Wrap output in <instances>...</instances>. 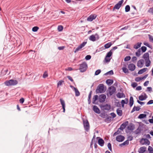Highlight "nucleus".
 Wrapping results in <instances>:
<instances>
[{"label":"nucleus","mask_w":153,"mask_h":153,"mask_svg":"<svg viewBox=\"0 0 153 153\" xmlns=\"http://www.w3.org/2000/svg\"><path fill=\"white\" fill-rule=\"evenodd\" d=\"M79 70L81 72H84L86 71L88 68V65L86 62H83L79 64Z\"/></svg>","instance_id":"f257e3e1"},{"label":"nucleus","mask_w":153,"mask_h":153,"mask_svg":"<svg viewBox=\"0 0 153 153\" xmlns=\"http://www.w3.org/2000/svg\"><path fill=\"white\" fill-rule=\"evenodd\" d=\"M18 83V82L16 80L13 79H10L8 81H7L4 82L5 84L7 86H9L11 85H15Z\"/></svg>","instance_id":"f03ea898"},{"label":"nucleus","mask_w":153,"mask_h":153,"mask_svg":"<svg viewBox=\"0 0 153 153\" xmlns=\"http://www.w3.org/2000/svg\"><path fill=\"white\" fill-rule=\"evenodd\" d=\"M97 93H103L104 92V85L103 84H100L98 86L96 90Z\"/></svg>","instance_id":"7ed1b4c3"},{"label":"nucleus","mask_w":153,"mask_h":153,"mask_svg":"<svg viewBox=\"0 0 153 153\" xmlns=\"http://www.w3.org/2000/svg\"><path fill=\"white\" fill-rule=\"evenodd\" d=\"M83 124L85 130L88 131L89 129L90 126L88 121L87 120H83Z\"/></svg>","instance_id":"20e7f679"},{"label":"nucleus","mask_w":153,"mask_h":153,"mask_svg":"<svg viewBox=\"0 0 153 153\" xmlns=\"http://www.w3.org/2000/svg\"><path fill=\"white\" fill-rule=\"evenodd\" d=\"M140 143L142 145H149L150 144V142L149 140L146 138H142L140 141Z\"/></svg>","instance_id":"39448f33"},{"label":"nucleus","mask_w":153,"mask_h":153,"mask_svg":"<svg viewBox=\"0 0 153 153\" xmlns=\"http://www.w3.org/2000/svg\"><path fill=\"white\" fill-rule=\"evenodd\" d=\"M99 38V35L97 33H96L95 35H91L89 37V39L92 41L94 42L98 39Z\"/></svg>","instance_id":"423d86ee"},{"label":"nucleus","mask_w":153,"mask_h":153,"mask_svg":"<svg viewBox=\"0 0 153 153\" xmlns=\"http://www.w3.org/2000/svg\"><path fill=\"white\" fill-rule=\"evenodd\" d=\"M87 42H84L81 44L74 51L75 53L80 51L81 49L83 48L87 43Z\"/></svg>","instance_id":"0eeeda50"},{"label":"nucleus","mask_w":153,"mask_h":153,"mask_svg":"<svg viewBox=\"0 0 153 153\" xmlns=\"http://www.w3.org/2000/svg\"><path fill=\"white\" fill-rule=\"evenodd\" d=\"M116 91V89L115 87L113 86H111L108 88V93L110 96H111Z\"/></svg>","instance_id":"6e6552de"},{"label":"nucleus","mask_w":153,"mask_h":153,"mask_svg":"<svg viewBox=\"0 0 153 153\" xmlns=\"http://www.w3.org/2000/svg\"><path fill=\"white\" fill-rule=\"evenodd\" d=\"M100 107L102 110L108 111L110 109L111 106L110 105L106 104L105 105H101Z\"/></svg>","instance_id":"1a4fd4ad"},{"label":"nucleus","mask_w":153,"mask_h":153,"mask_svg":"<svg viewBox=\"0 0 153 153\" xmlns=\"http://www.w3.org/2000/svg\"><path fill=\"white\" fill-rule=\"evenodd\" d=\"M123 1H124L123 0H121L119 1L114 6V9H119L121 7Z\"/></svg>","instance_id":"9d476101"},{"label":"nucleus","mask_w":153,"mask_h":153,"mask_svg":"<svg viewBox=\"0 0 153 153\" xmlns=\"http://www.w3.org/2000/svg\"><path fill=\"white\" fill-rule=\"evenodd\" d=\"M106 98V96L105 95L102 94L100 95L99 97V101L100 102H103L105 101Z\"/></svg>","instance_id":"9b49d317"},{"label":"nucleus","mask_w":153,"mask_h":153,"mask_svg":"<svg viewBox=\"0 0 153 153\" xmlns=\"http://www.w3.org/2000/svg\"><path fill=\"white\" fill-rule=\"evenodd\" d=\"M124 137L121 135H118L116 137V140L118 142H122L124 140Z\"/></svg>","instance_id":"f8f14e48"},{"label":"nucleus","mask_w":153,"mask_h":153,"mask_svg":"<svg viewBox=\"0 0 153 153\" xmlns=\"http://www.w3.org/2000/svg\"><path fill=\"white\" fill-rule=\"evenodd\" d=\"M128 124V121H126L125 122L123 123L121 125L120 128H119V129L123 130L126 127Z\"/></svg>","instance_id":"ddd939ff"},{"label":"nucleus","mask_w":153,"mask_h":153,"mask_svg":"<svg viewBox=\"0 0 153 153\" xmlns=\"http://www.w3.org/2000/svg\"><path fill=\"white\" fill-rule=\"evenodd\" d=\"M128 68L129 70L133 71L135 70V66L134 64L131 63L128 65Z\"/></svg>","instance_id":"4468645a"},{"label":"nucleus","mask_w":153,"mask_h":153,"mask_svg":"<svg viewBox=\"0 0 153 153\" xmlns=\"http://www.w3.org/2000/svg\"><path fill=\"white\" fill-rule=\"evenodd\" d=\"M60 101L61 104L62 105V108L63 109V112H65V101L62 99H60Z\"/></svg>","instance_id":"2eb2a0df"},{"label":"nucleus","mask_w":153,"mask_h":153,"mask_svg":"<svg viewBox=\"0 0 153 153\" xmlns=\"http://www.w3.org/2000/svg\"><path fill=\"white\" fill-rule=\"evenodd\" d=\"M144 61L143 60L141 59L139 60L137 62V65L138 67L141 68L143 67Z\"/></svg>","instance_id":"dca6fc26"},{"label":"nucleus","mask_w":153,"mask_h":153,"mask_svg":"<svg viewBox=\"0 0 153 153\" xmlns=\"http://www.w3.org/2000/svg\"><path fill=\"white\" fill-rule=\"evenodd\" d=\"M93 109L94 111L96 113L98 114L100 113V109L97 106L94 105L93 107Z\"/></svg>","instance_id":"f3484780"},{"label":"nucleus","mask_w":153,"mask_h":153,"mask_svg":"<svg viewBox=\"0 0 153 153\" xmlns=\"http://www.w3.org/2000/svg\"><path fill=\"white\" fill-rule=\"evenodd\" d=\"M96 16L95 15H91L87 19V20L88 21L91 22L93 20V19H96Z\"/></svg>","instance_id":"a211bd4d"},{"label":"nucleus","mask_w":153,"mask_h":153,"mask_svg":"<svg viewBox=\"0 0 153 153\" xmlns=\"http://www.w3.org/2000/svg\"><path fill=\"white\" fill-rule=\"evenodd\" d=\"M117 97L118 98H124L125 95L123 93L118 92L116 94Z\"/></svg>","instance_id":"6ab92c4d"},{"label":"nucleus","mask_w":153,"mask_h":153,"mask_svg":"<svg viewBox=\"0 0 153 153\" xmlns=\"http://www.w3.org/2000/svg\"><path fill=\"white\" fill-rule=\"evenodd\" d=\"M98 99V96L97 95H94L92 99V103L94 104H97V102H96V101Z\"/></svg>","instance_id":"aec40b11"},{"label":"nucleus","mask_w":153,"mask_h":153,"mask_svg":"<svg viewBox=\"0 0 153 153\" xmlns=\"http://www.w3.org/2000/svg\"><path fill=\"white\" fill-rule=\"evenodd\" d=\"M143 128L141 126H139L138 128L136 130L135 132L136 134H139L142 130Z\"/></svg>","instance_id":"412c9836"},{"label":"nucleus","mask_w":153,"mask_h":153,"mask_svg":"<svg viewBox=\"0 0 153 153\" xmlns=\"http://www.w3.org/2000/svg\"><path fill=\"white\" fill-rule=\"evenodd\" d=\"M98 143L100 146H102L104 145V141L102 139L100 138L98 140Z\"/></svg>","instance_id":"4be33fe9"},{"label":"nucleus","mask_w":153,"mask_h":153,"mask_svg":"<svg viewBox=\"0 0 153 153\" xmlns=\"http://www.w3.org/2000/svg\"><path fill=\"white\" fill-rule=\"evenodd\" d=\"M146 147H141L139 149L138 152L139 153H143L146 151Z\"/></svg>","instance_id":"5701e85b"},{"label":"nucleus","mask_w":153,"mask_h":153,"mask_svg":"<svg viewBox=\"0 0 153 153\" xmlns=\"http://www.w3.org/2000/svg\"><path fill=\"white\" fill-rule=\"evenodd\" d=\"M141 42H137L134 45L133 48L134 49H137L141 47Z\"/></svg>","instance_id":"b1692460"},{"label":"nucleus","mask_w":153,"mask_h":153,"mask_svg":"<svg viewBox=\"0 0 153 153\" xmlns=\"http://www.w3.org/2000/svg\"><path fill=\"white\" fill-rule=\"evenodd\" d=\"M127 128L128 130L131 131H133L134 129V126L133 124H131L128 126Z\"/></svg>","instance_id":"393cba45"},{"label":"nucleus","mask_w":153,"mask_h":153,"mask_svg":"<svg viewBox=\"0 0 153 153\" xmlns=\"http://www.w3.org/2000/svg\"><path fill=\"white\" fill-rule=\"evenodd\" d=\"M143 58L145 60L149 59V54L148 53H145L143 56Z\"/></svg>","instance_id":"a878e982"},{"label":"nucleus","mask_w":153,"mask_h":153,"mask_svg":"<svg viewBox=\"0 0 153 153\" xmlns=\"http://www.w3.org/2000/svg\"><path fill=\"white\" fill-rule=\"evenodd\" d=\"M134 103V99L133 97L132 96L130 97L129 99V105L130 107H131Z\"/></svg>","instance_id":"bb28decb"},{"label":"nucleus","mask_w":153,"mask_h":153,"mask_svg":"<svg viewBox=\"0 0 153 153\" xmlns=\"http://www.w3.org/2000/svg\"><path fill=\"white\" fill-rule=\"evenodd\" d=\"M106 82L108 85H110L113 83V79H108L106 80Z\"/></svg>","instance_id":"cd10ccee"},{"label":"nucleus","mask_w":153,"mask_h":153,"mask_svg":"<svg viewBox=\"0 0 153 153\" xmlns=\"http://www.w3.org/2000/svg\"><path fill=\"white\" fill-rule=\"evenodd\" d=\"M117 113L118 115L119 116H121L122 115V111L119 108H117Z\"/></svg>","instance_id":"c85d7f7f"},{"label":"nucleus","mask_w":153,"mask_h":153,"mask_svg":"<svg viewBox=\"0 0 153 153\" xmlns=\"http://www.w3.org/2000/svg\"><path fill=\"white\" fill-rule=\"evenodd\" d=\"M74 91L75 93V96H76L78 97L80 95V93L76 88H74Z\"/></svg>","instance_id":"c756f323"},{"label":"nucleus","mask_w":153,"mask_h":153,"mask_svg":"<svg viewBox=\"0 0 153 153\" xmlns=\"http://www.w3.org/2000/svg\"><path fill=\"white\" fill-rule=\"evenodd\" d=\"M146 63V67H149L150 66L151 63V61L149 59L145 60Z\"/></svg>","instance_id":"7c9ffc66"},{"label":"nucleus","mask_w":153,"mask_h":153,"mask_svg":"<svg viewBox=\"0 0 153 153\" xmlns=\"http://www.w3.org/2000/svg\"><path fill=\"white\" fill-rule=\"evenodd\" d=\"M140 109V108L139 107H136L135 106H134L132 110H131V113H132L135 111H139Z\"/></svg>","instance_id":"2f4dec72"},{"label":"nucleus","mask_w":153,"mask_h":153,"mask_svg":"<svg viewBox=\"0 0 153 153\" xmlns=\"http://www.w3.org/2000/svg\"><path fill=\"white\" fill-rule=\"evenodd\" d=\"M147 69V68H145L141 69L138 71V74H142L145 72L146 71Z\"/></svg>","instance_id":"473e14b6"},{"label":"nucleus","mask_w":153,"mask_h":153,"mask_svg":"<svg viewBox=\"0 0 153 153\" xmlns=\"http://www.w3.org/2000/svg\"><path fill=\"white\" fill-rule=\"evenodd\" d=\"M141 49H139L136 52V55L137 57H139L141 55Z\"/></svg>","instance_id":"72a5a7b5"},{"label":"nucleus","mask_w":153,"mask_h":153,"mask_svg":"<svg viewBox=\"0 0 153 153\" xmlns=\"http://www.w3.org/2000/svg\"><path fill=\"white\" fill-rule=\"evenodd\" d=\"M128 143L129 141L128 140H127L124 142L123 143L120 144V146H123L128 145Z\"/></svg>","instance_id":"f704fd0d"},{"label":"nucleus","mask_w":153,"mask_h":153,"mask_svg":"<svg viewBox=\"0 0 153 153\" xmlns=\"http://www.w3.org/2000/svg\"><path fill=\"white\" fill-rule=\"evenodd\" d=\"M111 45L112 44L111 42H109L105 44L104 45V47L105 48L107 49L110 47Z\"/></svg>","instance_id":"c9c22d12"},{"label":"nucleus","mask_w":153,"mask_h":153,"mask_svg":"<svg viewBox=\"0 0 153 153\" xmlns=\"http://www.w3.org/2000/svg\"><path fill=\"white\" fill-rule=\"evenodd\" d=\"M113 74L114 73L113 71L112 70H111L105 74L104 75L106 76L108 75H113Z\"/></svg>","instance_id":"e433bc0d"},{"label":"nucleus","mask_w":153,"mask_h":153,"mask_svg":"<svg viewBox=\"0 0 153 153\" xmlns=\"http://www.w3.org/2000/svg\"><path fill=\"white\" fill-rule=\"evenodd\" d=\"M146 114H141L139 115L138 118L139 119H142L146 117Z\"/></svg>","instance_id":"4c0bfd02"},{"label":"nucleus","mask_w":153,"mask_h":153,"mask_svg":"<svg viewBox=\"0 0 153 153\" xmlns=\"http://www.w3.org/2000/svg\"><path fill=\"white\" fill-rule=\"evenodd\" d=\"M147 98L144 97L143 95H140L139 97V99L140 100V101H143L144 100H145Z\"/></svg>","instance_id":"58836bf2"},{"label":"nucleus","mask_w":153,"mask_h":153,"mask_svg":"<svg viewBox=\"0 0 153 153\" xmlns=\"http://www.w3.org/2000/svg\"><path fill=\"white\" fill-rule=\"evenodd\" d=\"M148 36L150 42L153 43V36L150 34L148 35Z\"/></svg>","instance_id":"ea45409f"},{"label":"nucleus","mask_w":153,"mask_h":153,"mask_svg":"<svg viewBox=\"0 0 153 153\" xmlns=\"http://www.w3.org/2000/svg\"><path fill=\"white\" fill-rule=\"evenodd\" d=\"M112 53L111 52V51H110L107 53V54L106 56V57H110L112 55Z\"/></svg>","instance_id":"a19ab883"},{"label":"nucleus","mask_w":153,"mask_h":153,"mask_svg":"<svg viewBox=\"0 0 153 153\" xmlns=\"http://www.w3.org/2000/svg\"><path fill=\"white\" fill-rule=\"evenodd\" d=\"M140 49L141 51H142V53L145 52L147 50V48L145 46H142Z\"/></svg>","instance_id":"79ce46f5"},{"label":"nucleus","mask_w":153,"mask_h":153,"mask_svg":"<svg viewBox=\"0 0 153 153\" xmlns=\"http://www.w3.org/2000/svg\"><path fill=\"white\" fill-rule=\"evenodd\" d=\"M125 11L126 12H128L130 11V7L129 5H126L125 7Z\"/></svg>","instance_id":"37998d69"},{"label":"nucleus","mask_w":153,"mask_h":153,"mask_svg":"<svg viewBox=\"0 0 153 153\" xmlns=\"http://www.w3.org/2000/svg\"><path fill=\"white\" fill-rule=\"evenodd\" d=\"M39 28L37 26H35L33 27L32 29V30L33 31L35 32L37 31L39 29Z\"/></svg>","instance_id":"c03bdc74"},{"label":"nucleus","mask_w":153,"mask_h":153,"mask_svg":"<svg viewBox=\"0 0 153 153\" xmlns=\"http://www.w3.org/2000/svg\"><path fill=\"white\" fill-rule=\"evenodd\" d=\"M123 72L125 73H128V69L126 67H123L122 68Z\"/></svg>","instance_id":"a18cd8bd"},{"label":"nucleus","mask_w":153,"mask_h":153,"mask_svg":"<svg viewBox=\"0 0 153 153\" xmlns=\"http://www.w3.org/2000/svg\"><path fill=\"white\" fill-rule=\"evenodd\" d=\"M64 81L63 80H61L59 81L57 83V86L58 87L59 86L61 85L62 84L64 83Z\"/></svg>","instance_id":"49530a36"},{"label":"nucleus","mask_w":153,"mask_h":153,"mask_svg":"<svg viewBox=\"0 0 153 153\" xmlns=\"http://www.w3.org/2000/svg\"><path fill=\"white\" fill-rule=\"evenodd\" d=\"M125 100H126V102L125 100H122L121 101V103L122 105H123V104H127L128 101V99L127 98H126Z\"/></svg>","instance_id":"de8ad7c7"},{"label":"nucleus","mask_w":153,"mask_h":153,"mask_svg":"<svg viewBox=\"0 0 153 153\" xmlns=\"http://www.w3.org/2000/svg\"><path fill=\"white\" fill-rule=\"evenodd\" d=\"M63 28V27L62 25H59L58 27V30L59 31H62Z\"/></svg>","instance_id":"09e8293b"},{"label":"nucleus","mask_w":153,"mask_h":153,"mask_svg":"<svg viewBox=\"0 0 153 153\" xmlns=\"http://www.w3.org/2000/svg\"><path fill=\"white\" fill-rule=\"evenodd\" d=\"M148 150L149 153H153V149L150 146L149 147Z\"/></svg>","instance_id":"8fccbe9b"},{"label":"nucleus","mask_w":153,"mask_h":153,"mask_svg":"<svg viewBox=\"0 0 153 153\" xmlns=\"http://www.w3.org/2000/svg\"><path fill=\"white\" fill-rule=\"evenodd\" d=\"M131 59V57L129 56H127L124 59V61H129Z\"/></svg>","instance_id":"3c124183"},{"label":"nucleus","mask_w":153,"mask_h":153,"mask_svg":"<svg viewBox=\"0 0 153 153\" xmlns=\"http://www.w3.org/2000/svg\"><path fill=\"white\" fill-rule=\"evenodd\" d=\"M101 71L100 69L97 70L95 72V75H98L101 72Z\"/></svg>","instance_id":"603ef678"},{"label":"nucleus","mask_w":153,"mask_h":153,"mask_svg":"<svg viewBox=\"0 0 153 153\" xmlns=\"http://www.w3.org/2000/svg\"><path fill=\"white\" fill-rule=\"evenodd\" d=\"M108 147V149H109V150L111 151H112V148H111V144L109 143L107 145Z\"/></svg>","instance_id":"864d4df0"},{"label":"nucleus","mask_w":153,"mask_h":153,"mask_svg":"<svg viewBox=\"0 0 153 153\" xmlns=\"http://www.w3.org/2000/svg\"><path fill=\"white\" fill-rule=\"evenodd\" d=\"M152 91V89L151 87H148L147 88V89L146 91H149L150 92H151Z\"/></svg>","instance_id":"5fc2aeb1"},{"label":"nucleus","mask_w":153,"mask_h":153,"mask_svg":"<svg viewBox=\"0 0 153 153\" xmlns=\"http://www.w3.org/2000/svg\"><path fill=\"white\" fill-rule=\"evenodd\" d=\"M137 85V84L136 82H133L132 83L131 85L133 88L136 87Z\"/></svg>","instance_id":"6e6d98bb"},{"label":"nucleus","mask_w":153,"mask_h":153,"mask_svg":"<svg viewBox=\"0 0 153 153\" xmlns=\"http://www.w3.org/2000/svg\"><path fill=\"white\" fill-rule=\"evenodd\" d=\"M91 58V56L90 55H87L85 57V59L86 60H90Z\"/></svg>","instance_id":"4d7b16f0"},{"label":"nucleus","mask_w":153,"mask_h":153,"mask_svg":"<svg viewBox=\"0 0 153 153\" xmlns=\"http://www.w3.org/2000/svg\"><path fill=\"white\" fill-rule=\"evenodd\" d=\"M48 76V74L47 72H45L43 75V77L45 78Z\"/></svg>","instance_id":"13d9d810"},{"label":"nucleus","mask_w":153,"mask_h":153,"mask_svg":"<svg viewBox=\"0 0 153 153\" xmlns=\"http://www.w3.org/2000/svg\"><path fill=\"white\" fill-rule=\"evenodd\" d=\"M148 12L153 14V7L149 9Z\"/></svg>","instance_id":"bf43d9fd"},{"label":"nucleus","mask_w":153,"mask_h":153,"mask_svg":"<svg viewBox=\"0 0 153 153\" xmlns=\"http://www.w3.org/2000/svg\"><path fill=\"white\" fill-rule=\"evenodd\" d=\"M141 80L140 77H137L135 78V80L137 82H139Z\"/></svg>","instance_id":"052dcab7"},{"label":"nucleus","mask_w":153,"mask_h":153,"mask_svg":"<svg viewBox=\"0 0 153 153\" xmlns=\"http://www.w3.org/2000/svg\"><path fill=\"white\" fill-rule=\"evenodd\" d=\"M110 115L113 118H115L116 116V114L114 112L111 113L110 114Z\"/></svg>","instance_id":"680f3d73"},{"label":"nucleus","mask_w":153,"mask_h":153,"mask_svg":"<svg viewBox=\"0 0 153 153\" xmlns=\"http://www.w3.org/2000/svg\"><path fill=\"white\" fill-rule=\"evenodd\" d=\"M142 89V87L141 86H138L136 88V90L137 91H140Z\"/></svg>","instance_id":"e2e57ef3"},{"label":"nucleus","mask_w":153,"mask_h":153,"mask_svg":"<svg viewBox=\"0 0 153 153\" xmlns=\"http://www.w3.org/2000/svg\"><path fill=\"white\" fill-rule=\"evenodd\" d=\"M107 58L108 57H106V56H105V60L106 62H109L110 61L111 59L109 58Z\"/></svg>","instance_id":"0e129e2a"},{"label":"nucleus","mask_w":153,"mask_h":153,"mask_svg":"<svg viewBox=\"0 0 153 153\" xmlns=\"http://www.w3.org/2000/svg\"><path fill=\"white\" fill-rule=\"evenodd\" d=\"M153 103V100H151L147 102V105H150V104H152Z\"/></svg>","instance_id":"69168bd1"},{"label":"nucleus","mask_w":153,"mask_h":153,"mask_svg":"<svg viewBox=\"0 0 153 153\" xmlns=\"http://www.w3.org/2000/svg\"><path fill=\"white\" fill-rule=\"evenodd\" d=\"M137 102L139 103V104H140L141 105H144L145 103V102H140V101L137 100Z\"/></svg>","instance_id":"338daca9"},{"label":"nucleus","mask_w":153,"mask_h":153,"mask_svg":"<svg viewBox=\"0 0 153 153\" xmlns=\"http://www.w3.org/2000/svg\"><path fill=\"white\" fill-rule=\"evenodd\" d=\"M137 58L135 56H133L131 59V60L132 61L134 62L135 61H136L137 60Z\"/></svg>","instance_id":"774afa93"}]
</instances>
